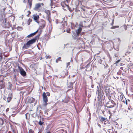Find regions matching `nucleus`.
Here are the masks:
<instances>
[{"label": "nucleus", "mask_w": 133, "mask_h": 133, "mask_svg": "<svg viewBox=\"0 0 133 133\" xmlns=\"http://www.w3.org/2000/svg\"><path fill=\"white\" fill-rule=\"evenodd\" d=\"M0 21L2 22V26L5 28H9L11 26L10 22L7 20L6 15L3 12H1Z\"/></svg>", "instance_id": "nucleus-1"}, {"label": "nucleus", "mask_w": 133, "mask_h": 133, "mask_svg": "<svg viewBox=\"0 0 133 133\" xmlns=\"http://www.w3.org/2000/svg\"><path fill=\"white\" fill-rule=\"evenodd\" d=\"M40 35V34H39L34 38L27 41L26 44H24L23 46V48L25 49H28L32 44L35 42L37 39H38Z\"/></svg>", "instance_id": "nucleus-2"}, {"label": "nucleus", "mask_w": 133, "mask_h": 133, "mask_svg": "<svg viewBox=\"0 0 133 133\" xmlns=\"http://www.w3.org/2000/svg\"><path fill=\"white\" fill-rule=\"evenodd\" d=\"M96 93L98 95L97 98L98 99H100L101 101H104V100L105 96L104 95V93L101 88H98Z\"/></svg>", "instance_id": "nucleus-3"}, {"label": "nucleus", "mask_w": 133, "mask_h": 133, "mask_svg": "<svg viewBox=\"0 0 133 133\" xmlns=\"http://www.w3.org/2000/svg\"><path fill=\"white\" fill-rule=\"evenodd\" d=\"M103 90L107 95H108L111 94V93L113 91L111 89V87L107 86H104L103 87Z\"/></svg>", "instance_id": "nucleus-4"}, {"label": "nucleus", "mask_w": 133, "mask_h": 133, "mask_svg": "<svg viewBox=\"0 0 133 133\" xmlns=\"http://www.w3.org/2000/svg\"><path fill=\"white\" fill-rule=\"evenodd\" d=\"M42 96L43 101L44 103V106H46L48 104L47 103L48 101V97L46 96V93L44 92H43Z\"/></svg>", "instance_id": "nucleus-5"}, {"label": "nucleus", "mask_w": 133, "mask_h": 133, "mask_svg": "<svg viewBox=\"0 0 133 133\" xmlns=\"http://www.w3.org/2000/svg\"><path fill=\"white\" fill-rule=\"evenodd\" d=\"M18 69L20 71L21 74L23 76H25L26 75V74L24 70L22 67H20L19 66V64H18Z\"/></svg>", "instance_id": "nucleus-6"}, {"label": "nucleus", "mask_w": 133, "mask_h": 133, "mask_svg": "<svg viewBox=\"0 0 133 133\" xmlns=\"http://www.w3.org/2000/svg\"><path fill=\"white\" fill-rule=\"evenodd\" d=\"M45 21L43 19L41 20V23L40 24L39 28L41 29H42L44 28L45 26Z\"/></svg>", "instance_id": "nucleus-7"}, {"label": "nucleus", "mask_w": 133, "mask_h": 133, "mask_svg": "<svg viewBox=\"0 0 133 133\" xmlns=\"http://www.w3.org/2000/svg\"><path fill=\"white\" fill-rule=\"evenodd\" d=\"M45 12L46 14V18L49 21V22H50V21H49V19L50 17L51 14L49 10H46L45 11Z\"/></svg>", "instance_id": "nucleus-8"}, {"label": "nucleus", "mask_w": 133, "mask_h": 133, "mask_svg": "<svg viewBox=\"0 0 133 133\" xmlns=\"http://www.w3.org/2000/svg\"><path fill=\"white\" fill-rule=\"evenodd\" d=\"M40 4V3L36 4L35 5L34 8V10L39 12V8L41 7Z\"/></svg>", "instance_id": "nucleus-9"}, {"label": "nucleus", "mask_w": 133, "mask_h": 133, "mask_svg": "<svg viewBox=\"0 0 133 133\" xmlns=\"http://www.w3.org/2000/svg\"><path fill=\"white\" fill-rule=\"evenodd\" d=\"M80 27H79V28L76 31V34L77 35V36H79L82 30V28L81 27H82L83 26L82 25H80Z\"/></svg>", "instance_id": "nucleus-10"}, {"label": "nucleus", "mask_w": 133, "mask_h": 133, "mask_svg": "<svg viewBox=\"0 0 133 133\" xmlns=\"http://www.w3.org/2000/svg\"><path fill=\"white\" fill-rule=\"evenodd\" d=\"M33 16V19L37 23L39 24V23L38 21L39 19V16L38 15H34Z\"/></svg>", "instance_id": "nucleus-11"}, {"label": "nucleus", "mask_w": 133, "mask_h": 133, "mask_svg": "<svg viewBox=\"0 0 133 133\" xmlns=\"http://www.w3.org/2000/svg\"><path fill=\"white\" fill-rule=\"evenodd\" d=\"M62 76L64 77L65 76H66L68 75V72L67 70H65L62 72Z\"/></svg>", "instance_id": "nucleus-12"}, {"label": "nucleus", "mask_w": 133, "mask_h": 133, "mask_svg": "<svg viewBox=\"0 0 133 133\" xmlns=\"http://www.w3.org/2000/svg\"><path fill=\"white\" fill-rule=\"evenodd\" d=\"M73 84L71 82H69L68 83V88L70 89H72L73 87Z\"/></svg>", "instance_id": "nucleus-13"}, {"label": "nucleus", "mask_w": 133, "mask_h": 133, "mask_svg": "<svg viewBox=\"0 0 133 133\" xmlns=\"http://www.w3.org/2000/svg\"><path fill=\"white\" fill-rule=\"evenodd\" d=\"M35 100V99L32 97H31L29 98L28 100L29 103H31L34 102Z\"/></svg>", "instance_id": "nucleus-14"}, {"label": "nucleus", "mask_w": 133, "mask_h": 133, "mask_svg": "<svg viewBox=\"0 0 133 133\" xmlns=\"http://www.w3.org/2000/svg\"><path fill=\"white\" fill-rule=\"evenodd\" d=\"M99 119H100V121L101 122H106L107 119L106 118H105L102 116L99 117Z\"/></svg>", "instance_id": "nucleus-15"}, {"label": "nucleus", "mask_w": 133, "mask_h": 133, "mask_svg": "<svg viewBox=\"0 0 133 133\" xmlns=\"http://www.w3.org/2000/svg\"><path fill=\"white\" fill-rule=\"evenodd\" d=\"M61 5L62 7L64 8L65 7H66L68 9H69V6L67 4H65V3L63 2V3H61Z\"/></svg>", "instance_id": "nucleus-16"}, {"label": "nucleus", "mask_w": 133, "mask_h": 133, "mask_svg": "<svg viewBox=\"0 0 133 133\" xmlns=\"http://www.w3.org/2000/svg\"><path fill=\"white\" fill-rule=\"evenodd\" d=\"M118 98L119 99V100L122 101H124V100H123V97L122 95H120L119 96H118Z\"/></svg>", "instance_id": "nucleus-17"}, {"label": "nucleus", "mask_w": 133, "mask_h": 133, "mask_svg": "<svg viewBox=\"0 0 133 133\" xmlns=\"http://www.w3.org/2000/svg\"><path fill=\"white\" fill-rule=\"evenodd\" d=\"M75 35H74V36H72V38L73 39H78V36H77V35L76 34H75Z\"/></svg>", "instance_id": "nucleus-18"}, {"label": "nucleus", "mask_w": 133, "mask_h": 133, "mask_svg": "<svg viewBox=\"0 0 133 133\" xmlns=\"http://www.w3.org/2000/svg\"><path fill=\"white\" fill-rule=\"evenodd\" d=\"M4 120L3 119L1 118H0V124L2 125H3L4 123Z\"/></svg>", "instance_id": "nucleus-19"}, {"label": "nucleus", "mask_w": 133, "mask_h": 133, "mask_svg": "<svg viewBox=\"0 0 133 133\" xmlns=\"http://www.w3.org/2000/svg\"><path fill=\"white\" fill-rule=\"evenodd\" d=\"M12 97L11 96H9L7 98V102H9L12 99Z\"/></svg>", "instance_id": "nucleus-20"}, {"label": "nucleus", "mask_w": 133, "mask_h": 133, "mask_svg": "<svg viewBox=\"0 0 133 133\" xmlns=\"http://www.w3.org/2000/svg\"><path fill=\"white\" fill-rule=\"evenodd\" d=\"M119 26H113L111 28V29H114L117 28H118Z\"/></svg>", "instance_id": "nucleus-21"}, {"label": "nucleus", "mask_w": 133, "mask_h": 133, "mask_svg": "<svg viewBox=\"0 0 133 133\" xmlns=\"http://www.w3.org/2000/svg\"><path fill=\"white\" fill-rule=\"evenodd\" d=\"M112 130L111 129L108 130L107 132H106V133H112Z\"/></svg>", "instance_id": "nucleus-22"}, {"label": "nucleus", "mask_w": 133, "mask_h": 133, "mask_svg": "<svg viewBox=\"0 0 133 133\" xmlns=\"http://www.w3.org/2000/svg\"><path fill=\"white\" fill-rule=\"evenodd\" d=\"M67 25V22L66 21H64L63 22V26H66Z\"/></svg>", "instance_id": "nucleus-23"}, {"label": "nucleus", "mask_w": 133, "mask_h": 133, "mask_svg": "<svg viewBox=\"0 0 133 133\" xmlns=\"http://www.w3.org/2000/svg\"><path fill=\"white\" fill-rule=\"evenodd\" d=\"M44 123L43 122H42L40 120L38 122V124L40 125H42Z\"/></svg>", "instance_id": "nucleus-24"}, {"label": "nucleus", "mask_w": 133, "mask_h": 133, "mask_svg": "<svg viewBox=\"0 0 133 133\" xmlns=\"http://www.w3.org/2000/svg\"><path fill=\"white\" fill-rule=\"evenodd\" d=\"M33 36V35H32V33L29 34V35H28L27 37H28V38H30V37H32Z\"/></svg>", "instance_id": "nucleus-25"}, {"label": "nucleus", "mask_w": 133, "mask_h": 133, "mask_svg": "<svg viewBox=\"0 0 133 133\" xmlns=\"http://www.w3.org/2000/svg\"><path fill=\"white\" fill-rule=\"evenodd\" d=\"M33 132H34V131L31 129H30L29 130L28 133H33Z\"/></svg>", "instance_id": "nucleus-26"}, {"label": "nucleus", "mask_w": 133, "mask_h": 133, "mask_svg": "<svg viewBox=\"0 0 133 133\" xmlns=\"http://www.w3.org/2000/svg\"><path fill=\"white\" fill-rule=\"evenodd\" d=\"M114 105H111L109 106H106L105 107H107L108 108H112V107H114Z\"/></svg>", "instance_id": "nucleus-27"}, {"label": "nucleus", "mask_w": 133, "mask_h": 133, "mask_svg": "<svg viewBox=\"0 0 133 133\" xmlns=\"http://www.w3.org/2000/svg\"><path fill=\"white\" fill-rule=\"evenodd\" d=\"M0 87H1V89H2V88H4V85L3 84H1V85Z\"/></svg>", "instance_id": "nucleus-28"}, {"label": "nucleus", "mask_w": 133, "mask_h": 133, "mask_svg": "<svg viewBox=\"0 0 133 133\" xmlns=\"http://www.w3.org/2000/svg\"><path fill=\"white\" fill-rule=\"evenodd\" d=\"M46 96L47 95L48 96H49L50 95V93L48 92H47L46 93Z\"/></svg>", "instance_id": "nucleus-29"}, {"label": "nucleus", "mask_w": 133, "mask_h": 133, "mask_svg": "<svg viewBox=\"0 0 133 133\" xmlns=\"http://www.w3.org/2000/svg\"><path fill=\"white\" fill-rule=\"evenodd\" d=\"M106 65L105 66V65L104 64V65L105 66V68H107L109 66L107 64H105Z\"/></svg>", "instance_id": "nucleus-30"}, {"label": "nucleus", "mask_w": 133, "mask_h": 133, "mask_svg": "<svg viewBox=\"0 0 133 133\" xmlns=\"http://www.w3.org/2000/svg\"><path fill=\"white\" fill-rule=\"evenodd\" d=\"M29 3V5L30 8L31 6V5H32V4L31 2H30V3Z\"/></svg>", "instance_id": "nucleus-31"}, {"label": "nucleus", "mask_w": 133, "mask_h": 133, "mask_svg": "<svg viewBox=\"0 0 133 133\" xmlns=\"http://www.w3.org/2000/svg\"><path fill=\"white\" fill-rule=\"evenodd\" d=\"M28 21V22H30H30H32V19H31L29 18V19Z\"/></svg>", "instance_id": "nucleus-32"}, {"label": "nucleus", "mask_w": 133, "mask_h": 133, "mask_svg": "<svg viewBox=\"0 0 133 133\" xmlns=\"http://www.w3.org/2000/svg\"><path fill=\"white\" fill-rule=\"evenodd\" d=\"M117 74H122V72H121V71H119V72H117Z\"/></svg>", "instance_id": "nucleus-33"}, {"label": "nucleus", "mask_w": 133, "mask_h": 133, "mask_svg": "<svg viewBox=\"0 0 133 133\" xmlns=\"http://www.w3.org/2000/svg\"><path fill=\"white\" fill-rule=\"evenodd\" d=\"M61 59V57H59L57 59H56L58 60V61H60L61 60L60 59Z\"/></svg>", "instance_id": "nucleus-34"}, {"label": "nucleus", "mask_w": 133, "mask_h": 133, "mask_svg": "<svg viewBox=\"0 0 133 133\" xmlns=\"http://www.w3.org/2000/svg\"><path fill=\"white\" fill-rule=\"evenodd\" d=\"M12 93H9V96H11L12 97Z\"/></svg>", "instance_id": "nucleus-35"}, {"label": "nucleus", "mask_w": 133, "mask_h": 133, "mask_svg": "<svg viewBox=\"0 0 133 133\" xmlns=\"http://www.w3.org/2000/svg\"><path fill=\"white\" fill-rule=\"evenodd\" d=\"M94 85H93L92 83V82L91 83V87L92 88H94Z\"/></svg>", "instance_id": "nucleus-36"}, {"label": "nucleus", "mask_w": 133, "mask_h": 133, "mask_svg": "<svg viewBox=\"0 0 133 133\" xmlns=\"http://www.w3.org/2000/svg\"><path fill=\"white\" fill-rule=\"evenodd\" d=\"M90 66V65H89V64H88L84 68H87L88 67Z\"/></svg>", "instance_id": "nucleus-37"}, {"label": "nucleus", "mask_w": 133, "mask_h": 133, "mask_svg": "<svg viewBox=\"0 0 133 133\" xmlns=\"http://www.w3.org/2000/svg\"><path fill=\"white\" fill-rule=\"evenodd\" d=\"M114 24V19H113L112 21V22L111 24V25H113V24Z\"/></svg>", "instance_id": "nucleus-38"}, {"label": "nucleus", "mask_w": 133, "mask_h": 133, "mask_svg": "<svg viewBox=\"0 0 133 133\" xmlns=\"http://www.w3.org/2000/svg\"><path fill=\"white\" fill-rule=\"evenodd\" d=\"M120 61V60L119 59L116 62V63H117Z\"/></svg>", "instance_id": "nucleus-39"}, {"label": "nucleus", "mask_w": 133, "mask_h": 133, "mask_svg": "<svg viewBox=\"0 0 133 133\" xmlns=\"http://www.w3.org/2000/svg\"><path fill=\"white\" fill-rule=\"evenodd\" d=\"M81 9H82L84 11H85V8H83L82 7H81Z\"/></svg>", "instance_id": "nucleus-40"}, {"label": "nucleus", "mask_w": 133, "mask_h": 133, "mask_svg": "<svg viewBox=\"0 0 133 133\" xmlns=\"http://www.w3.org/2000/svg\"><path fill=\"white\" fill-rule=\"evenodd\" d=\"M111 102L113 104L115 103L112 100H111Z\"/></svg>", "instance_id": "nucleus-41"}, {"label": "nucleus", "mask_w": 133, "mask_h": 133, "mask_svg": "<svg viewBox=\"0 0 133 133\" xmlns=\"http://www.w3.org/2000/svg\"><path fill=\"white\" fill-rule=\"evenodd\" d=\"M32 35H33V36L35 35L36 34L35 33V32L34 33H32Z\"/></svg>", "instance_id": "nucleus-42"}, {"label": "nucleus", "mask_w": 133, "mask_h": 133, "mask_svg": "<svg viewBox=\"0 0 133 133\" xmlns=\"http://www.w3.org/2000/svg\"><path fill=\"white\" fill-rule=\"evenodd\" d=\"M70 30L69 29V30H67L66 31V32L68 33H70Z\"/></svg>", "instance_id": "nucleus-43"}, {"label": "nucleus", "mask_w": 133, "mask_h": 133, "mask_svg": "<svg viewBox=\"0 0 133 133\" xmlns=\"http://www.w3.org/2000/svg\"><path fill=\"white\" fill-rule=\"evenodd\" d=\"M92 76H90L89 77L91 79V81L92 82Z\"/></svg>", "instance_id": "nucleus-44"}, {"label": "nucleus", "mask_w": 133, "mask_h": 133, "mask_svg": "<svg viewBox=\"0 0 133 133\" xmlns=\"http://www.w3.org/2000/svg\"><path fill=\"white\" fill-rule=\"evenodd\" d=\"M16 71H17V70L16 69H15L14 71V73H16Z\"/></svg>", "instance_id": "nucleus-45"}, {"label": "nucleus", "mask_w": 133, "mask_h": 133, "mask_svg": "<svg viewBox=\"0 0 133 133\" xmlns=\"http://www.w3.org/2000/svg\"><path fill=\"white\" fill-rule=\"evenodd\" d=\"M58 20L57 19H56V23L57 24L58 23H59V22H58Z\"/></svg>", "instance_id": "nucleus-46"}, {"label": "nucleus", "mask_w": 133, "mask_h": 133, "mask_svg": "<svg viewBox=\"0 0 133 133\" xmlns=\"http://www.w3.org/2000/svg\"><path fill=\"white\" fill-rule=\"evenodd\" d=\"M70 64V62H68V63L67 64V67Z\"/></svg>", "instance_id": "nucleus-47"}, {"label": "nucleus", "mask_w": 133, "mask_h": 133, "mask_svg": "<svg viewBox=\"0 0 133 133\" xmlns=\"http://www.w3.org/2000/svg\"><path fill=\"white\" fill-rule=\"evenodd\" d=\"M27 114H25L26 118V119H28L27 117Z\"/></svg>", "instance_id": "nucleus-48"}, {"label": "nucleus", "mask_w": 133, "mask_h": 133, "mask_svg": "<svg viewBox=\"0 0 133 133\" xmlns=\"http://www.w3.org/2000/svg\"><path fill=\"white\" fill-rule=\"evenodd\" d=\"M9 108H8L6 109V112H8V111H9Z\"/></svg>", "instance_id": "nucleus-49"}, {"label": "nucleus", "mask_w": 133, "mask_h": 133, "mask_svg": "<svg viewBox=\"0 0 133 133\" xmlns=\"http://www.w3.org/2000/svg\"><path fill=\"white\" fill-rule=\"evenodd\" d=\"M127 26H125L124 27V29L125 30H126L127 29Z\"/></svg>", "instance_id": "nucleus-50"}, {"label": "nucleus", "mask_w": 133, "mask_h": 133, "mask_svg": "<svg viewBox=\"0 0 133 133\" xmlns=\"http://www.w3.org/2000/svg\"><path fill=\"white\" fill-rule=\"evenodd\" d=\"M51 57V56H47V57H46V58H50Z\"/></svg>", "instance_id": "nucleus-51"}, {"label": "nucleus", "mask_w": 133, "mask_h": 133, "mask_svg": "<svg viewBox=\"0 0 133 133\" xmlns=\"http://www.w3.org/2000/svg\"><path fill=\"white\" fill-rule=\"evenodd\" d=\"M28 2L30 3L31 2V0H28Z\"/></svg>", "instance_id": "nucleus-52"}, {"label": "nucleus", "mask_w": 133, "mask_h": 133, "mask_svg": "<svg viewBox=\"0 0 133 133\" xmlns=\"http://www.w3.org/2000/svg\"><path fill=\"white\" fill-rule=\"evenodd\" d=\"M28 12L29 13V15L30 14H31V12L29 11H28Z\"/></svg>", "instance_id": "nucleus-53"}, {"label": "nucleus", "mask_w": 133, "mask_h": 133, "mask_svg": "<svg viewBox=\"0 0 133 133\" xmlns=\"http://www.w3.org/2000/svg\"><path fill=\"white\" fill-rule=\"evenodd\" d=\"M40 4H41V5H42V6H43V5H44V4H43V3H40Z\"/></svg>", "instance_id": "nucleus-54"}, {"label": "nucleus", "mask_w": 133, "mask_h": 133, "mask_svg": "<svg viewBox=\"0 0 133 133\" xmlns=\"http://www.w3.org/2000/svg\"><path fill=\"white\" fill-rule=\"evenodd\" d=\"M125 104L126 105L127 104V102L126 100L125 101Z\"/></svg>", "instance_id": "nucleus-55"}, {"label": "nucleus", "mask_w": 133, "mask_h": 133, "mask_svg": "<svg viewBox=\"0 0 133 133\" xmlns=\"http://www.w3.org/2000/svg\"><path fill=\"white\" fill-rule=\"evenodd\" d=\"M30 24V22H28V25H29Z\"/></svg>", "instance_id": "nucleus-56"}, {"label": "nucleus", "mask_w": 133, "mask_h": 133, "mask_svg": "<svg viewBox=\"0 0 133 133\" xmlns=\"http://www.w3.org/2000/svg\"><path fill=\"white\" fill-rule=\"evenodd\" d=\"M38 30H37L36 31H35V33L36 34V33L38 32Z\"/></svg>", "instance_id": "nucleus-57"}, {"label": "nucleus", "mask_w": 133, "mask_h": 133, "mask_svg": "<svg viewBox=\"0 0 133 133\" xmlns=\"http://www.w3.org/2000/svg\"><path fill=\"white\" fill-rule=\"evenodd\" d=\"M118 14L117 12H116V13H115V15H116V16H117V15Z\"/></svg>", "instance_id": "nucleus-58"}, {"label": "nucleus", "mask_w": 133, "mask_h": 133, "mask_svg": "<svg viewBox=\"0 0 133 133\" xmlns=\"http://www.w3.org/2000/svg\"><path fill=\"white\" fill-rule=\"evenodd\" d=\"M56 63H57L58 62V60H57L56 59Z\"/></svg>", "instance_id": "nucleus-59"}, {"label": "nucleus", "mask_w": 133, "mask_h": 133, "mask_svg": "<svg viewBox=\"0 0 133 133\" xmlns=\"http://www.w3.org/2000/svg\"><path fill=\"white\" fill-rule=\"evenodd\" d=\"M68 44H64V48H65V45H68Z\"/></svg>", "instance_id": "nucleus-60"}, {"label": "nucleus", "mask_w": 133, "mask_h": 133, "mask_svg": "<svg viewBox=\"0 0 133 133\" xmlns=\"http://www.w3.org/2000/svg\"><path fill=\"white\" fill-rule=\"evenodd\" d=\"M11 84H10V85H9V86L10 87V89H11V88H10V87H11Z\"/></svg>", "instance_id": "nucleus-61"}, {"label": "nucleus", "mask_w": 133, "mask_h": 133, "mask_svg": "<svg viewBox=\"0 0 133 133\" xmlns=\"http://www.w3.org/2000/svg\"><path fill=\"white\" fill-rule=\"evenodd\" d=\"M42 112V111L41 110H40L39 111V112L40 113H41Z\"/></svg>", "instance_id": "nucleus-62"}, {"label": "nucleus", "mask_w": 133, "mask_h": 133, "mask_svg": "<svg viewBox=\"0 0 133 133\" xmlns=\"http://www.w3.org/2000/svg\"><path fill=\"white\" fill-rule=\"evenodd\" d=\"M34 64H32L31 65V66H34Z\"/></svg>", "instance_id": "nucleus-63"}, {"label": "nucleus", "mask_w": 133, "mask_h": 133, "mask_svg": "<svg viewBox=\"0 0 133 133\" xmlns=\"http://www.w3.org/2000/svg\"><path fill=\"white\" fill-rule=\"evenodd\" d=\"M46 133H51V132L50 131H48Z\"/></svg>", "instance_id": "nucleus-64"}]
</instances>
